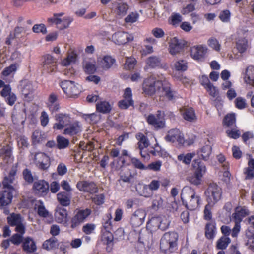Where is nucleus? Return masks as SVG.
<instances>
[{"mask_svg": "<svg viewBox=\"0 0 254 254\" xmlns=\"http://www.w3.org/2000/svg\"><path fill=\"white\" fill-rule=\"evenodd\" d=\"M181 197L183 204L190 210L198 208L201 201L200 196L190 187H184L182 189Z\"/></svg>", "mask_w": 254, "mask_h": 254, "instance_id": "1", "label": "nucleus"}, {"mask_svg": "<svg viewBox=\"0 0 254 254\" xmlns=\"http://www.w3.org/2000/svg\"><path fill=\"white\" fill-rule=\"evenodd\" d=\"M178 235L174 232L164 234L160 241V249L165 253L173 252L177 249Z\"/></svg>", "mask_w": 254, "mask_h": 254, "instance_id": "2", "label": "nucleus"}, {"mask_svg": "<svg viewBox=\"0 0 254 254\" xmlns=\"http://www.w3.org/2000/svg\"><path fill=\"white\" fill-rule=\"evenodd\" d=\"M163 77H158L157 79L154 76H151L146 79L143 84L144 92L149 95H153L158 93L160 94L162 87L164 84Z\"/></svg>", "mask_w": 254, "mask_h": 254, "instance_id": "3", "label": "nucleus"}, {"mask_svg": "<svg viewBox=\"0 0 254 254\" xmlns=\"http://www.w3.org/2000/svg\"><path fill=\"white\" fill-rule=\"evenodd\" d=\"M222 190L216 183H210L205 191L206 200L210 204H215L221 198Z\"/></svg>", "mask_w": 254, "mask_h": 254, "instance_id": "4", "label": "nucleus"}, {"mask_svg": "<svg viewBox=\"0 0 254 254\" xmlns=\"http://www.w3.org/2000/svg\"><path fill=\"white\" fill-rule=\"evenodd\" d=\"M64 92L69 97H75L81 92V86L75 82L70 80H64L60 84Z\"/></svg>", "mask_w": 254, "mask_h": 254, "instance_id": "5", "label": "nucleus"}, {"mask_svg": "<svg viewBox=\"0 0 254 254\" xmlns=\"http://www.w3.org/2000/svg\"><path fill=\"white\" fill-rule=\"evenodd\" d=\"M8 223L11 226H15V231L19 233L24 234L25 226L24 224V219L19 214L12 213L7 218Z\"/></svg>", "mask_w": 254, "mask_h": 254, "instance_id": "6", "label": "nucleus"}, {"mask_svg": "<svg viewBox=\"0 0 254 254\" xmlns=\"http://www.w3.org/2000/svg\"><path fill=\"white\" fill-rule=\"evenodd\" d=\"M147 122L151 125L156 130L162 129L165 127V122L163 114L161 111H158L156 115L150 114L146 118Z\"/></svg>", "mask_w": 254, "mask_h": 254, "instance_id": "7", "label": "nucleus"}, {"mask_svg": "<svg viewBox=\"0 0 254 254\" xmlns=\"http://www.w3.org/2000/svg\"><path fill=\"white\" fill-rule=\"evenodd\" d=\"M90 209L79 210L71 220V227L75 229L78 227L91 214Z\"/></svg>", "mask_w": 254, "mask_h": 254, "instance_id": "8", "label": "nucleus"}, {"mask_svg": "<svg viewBox=\"0 0 254 254\" xmlns=\"http://www.w3.org/2000/svg\"><path fill=\"white\" fill-rule=\"evenodd\" d=\"M186 43L187 42L183 39H179L177 37L172 38L169 43V53L173 56L180 53L183 51Z\"/></svg>", "mask_w": 254, "mask_h": 254, "instance_id": "9", "label": "nucleus"}, {"mask_svg": "<svg viewBox=\"0 0 254 254\" xmlns=\"http://www.w3.org/2000/svg\"><path fill=\"white\" fill-rule=\"evenodd\" d=\"M168 142H177L178 144L183 145L185 143L184 134L179 129L173 128L169 130L165 137Z\"/></svg>", "mask_w": 254, "mask_h": 254, "instance_id": "10", "label": "nucleus"}, {"mask_svg": "<svg viewBox=\"0 0 254 254\" xmlns=\"http://www.w3.org/2000/svg\"><path fill=\"white\" fill-rule=\"evenodd\" d=\"M76 187L80 191L91 194L96 193L98 191V188L96 184L92 181H79L76 184Z\"/></svg>", "mask_w": 254, "mask_h": 254, "instance_id": "11", "label": "nucleus"}, {"mask_svg": "<svg viewBox=\"0 0 254 254\" xmlns=\"http://www.w3.org/2000/svg\"><path fill=\"white\" fill-rule=\"evenodd\" d=\"M146 212L142 209H138L134 212L130 219V224L133 228L138 227L144 222Z\"/></svg>", "mask_w": 254, "mask_h": 254, "instance_id": "12", "label": "nucleus"}, {"mask_svg": "<svg viewBox=\"0 0 254 254\" xmlns=\"http://www.w3.org/2000/svg\"><path fill=\"white\" fill-rule=\"evenodd\" d=\"M55 119L57 122L53 125V127L54 129H63L64 127H67L70 123V117L69 115L67 114H57L55 116Z\"/></svg>", "mask_w": 254, "mask_h": 254, "instance_id": "13", "label": "nucleus"}, {"mask_svg": "<svg viewBox=\"0 0 254 254\" xmlns=\"http://www.w3.org/2000/svg\"><path fill=\"white\" fill-rule=\"evenodd\" d=\"M42 68L43 72L50 73L55 72L57 69L56 59L50 55L45 56Z\"/></svg>", "mask_w": 254, "mask_h": 254, "instance_id": "14", "label": "nucleus"}, {"mask_svg": "<svg viewBox=\"0 0 254 254\" xmlns=\"http://www.w3.org/2000/svg\"><path fill=\"white\" fill-rule=\"evenodd\" d=\"M160 96L165 97L170 101H173L178 97L177 92L172 89L170 84L165 80L164 81Z\"/></svg>", "mask_w": 254, "mask_h": 254, "instance_id": "15", "label": "nucleus"}, {"mask_svg": "<svg viewBox=\"0 0 254 254\" xmlns=\"http://www.w3.org/2000/svg\"><path fill=\"white\" fill-rule=\"evenodd\" d=\"M17 172L16 167L13 166L10 171L8 176H5L2 181L4 189L9 190L16 189L13 185L15 180V175Z\"/></svg>", "mask_w": 254, "mask_h": 254, "instance_id": "16", "label": "nucleus"}, {"mask_svg": "<svg viewBox=\"0 0 254 254\" xmlns=\"http://www.w3.org/2000/svg\"><path fill=\"white\" fill-rule=\"evenodd\" d=\"M113 41L118 45L125 44L133 40L132 35L127 32H118L115 33L112 37Z\"/></svg>", "mask_w": 254, "mask_h": 254, "instance_id": "17", "label": "nucleus"}, {"mask_svg": "<svg viewBox=\"0 0 254 254\" xmlns=\"http://www.w3.org/2000/svg\"><path fill=\"white\" fill-rule=\"evenodd\" d=\"M36 165L42 170L47 169L50 166L49 157L45 153L38 152L35 155Z\"/></svg>", "mask_w": 254, "mask_h": 254, "instance_id": "18", "label": "nucleus"}, {"mask_svg": "<svg viewBox=\"0 0 254 254\" xmlns=\"http://www.w3.org/2000/svg\"><path fill=\"white\" fill-rule=\"evenodd\" d=\"M17 193L16 189L4 190L0 195V203L1 206H6L9 204L14 195Z\"/></svg>", "mask_w": 254, "mask_h": 254, "instance_id": "19", "label": "nucleus"}, {"mask_svg": "<svg viewBox=\"0 0 254 254\" xmlns=\"http://www.w3.org/2000/svg\"><path fill=\"white\" fill-rule=\"evenodd\" d=\"M0 95L5 99L6 102L10 106L13 105L16 100L14 93L11 92V88L9 85H4L0 92Z\"/></svg>", "mask_w": 254, "mask_h": 254, "instance_id": "20", "label": "nucleus"}, {"mask_svg": "<svg viewBox=\"0 0 254 254\" xmlns=\"http://www.w3.org/2000/svg\"><path fill=\"white\" fill-rule=\"evenodd\" d=\"M129 9V6L125 2L120 0L116 1L113 4V10L116 15L119 18L125 16Z\"/></svg>", "mask_w": 254, "mask_h": 254, "instance_id": "21", "label": "nucleus"}, {"mask_svg": "<svg viewBox=\"0 0 254 254\" xmlns=\"http://www.w3.org/2000/svg\"><path fill=\"white\" fill-rule=\"evenodd\" d=\"M33 188L36 193L41 195H44L48 192L49 186L46 181L39 180L34 183Z\"/></svg>", "mask_w": 254, "mask_h": 254, "instance_id": "22", "label": "nucleus"}, {"mask_svg": "<svg viewBox=\"0 0 254 254\" xmlns=\"http://www.w3.org/2000/svg\"><path fill=\"white\" fill-rule=\"evenodd\" d=\"M207 49L206 46L202 45L194 46L191 48V56L195 60H201L204 57L207 53Z\"/></svg>", "mask_w": 254, "mask_h": 254, "instance_id": "23", "label": "nucleus"}, {"mask_svg": "<svg viewBox=\"0 0 254 254\" xmlns=\"http://www.w3.org/2000/svg\"><path fill=\"white\" fill-rule=\"evenodd\" d=\"M82 65L83 70L86 74H91L96 71V61L94 59L91 58L85 59L83 61Z\"/></svg>", "mask_w": 254, "mask_h": 254, "instance_id": "24", "label": "nucleus"}, {"mask_svg": "<svg viewBox=\"0 0 254 254\" xmlns=\"http://www.w3.org/2000/svg\"><path fill=\"white\" fill-rule=\"evenodd\" d=\"M72 20L73 19L70 17H64L62 19H57V18L48 19L49 22L55 24L57 28L60 30L67 28Z\"/></svg>", "mask_w": 254, "mask_h": 254, "instance_id": "25", "label": "nucleus"}, {"mask_svg": "<svg viewBox=\"0 0 254 254\" xmlns=\"http://www.w3.org/2000/svg\"><path fill=\"white\" fill-rule=\"evenodd\" d=\"M243 217L236 211L233 213L231 218V221L234 222L235 226L232 229V237H237L241 229L240 223L242 222Z\"/></svg>", "mask_w": 254, "mask_h": 254, "instance_id": "26", "label": "nucleus"}, {"mask_svg": "<svg viewBox=\"0 0 254 254\" xmlns=\"http://www.w3.org/2000/svg\"><path fill=\"white\" fill-rule=\"evenodd\" d=\"M116 60L110 56H105L98 59L99 65L104 70H108L115 64Z\"/></svg>", "mask_w": 254, "mask_h": 254, "instance_id": "27", "label": "nucleus"}, {"mask_svg": "<svg viewBox=\"0 0 254 254\" xmlns=\"http://www.w3.org/2000/svg\"><path fill=\"white\" fill-rule=\"evenodd\" d=\"M22 249L26 253L31 254L36 251L37 247L33 239L30 237H27L23 240Z\"/></svg>", "mask_w": 254, "mask_h": 254, "instance_id": "28", "label": "nucleus"}, {"mask_svg": "<svg viewBox=\"0 0 254 254\" xmlns=\"http://www.w3.org/2000/svg\"><path fill=\"white\" fill-rule=\"evenodd\" d=\"M21 89L22 95L25 98L31 99L32 97L29 96L34 91V88L31 82L28 80H23L21 82Z\"/></svg>", "mask_w": 254, "mask_h": 254, "instance_id": "29", "label": "nucleus"}, {"mask_svg": "<svg viewBox=\"0 0 254 254\" xmlns=\"http://www.w3.org/2000/svg\"><path fill=\"white\" fill-rule=\"evenodd\" d=\"M11 149L9 146H3L0 149V162L2 164L8 163L11 161Z\"/></svg>", "mask_w": 254, "mask_h": 254, "instance_id": "30", "label": "nucleus"}, {"mask_svg": "<svg viewBox=\"0 0 254 254\" xmlns=\"http://www.w3.org/2000/svg\"><path fill=\"white\" fill-rule=\"evenodd\" d=\"M136 138L138 140V148L140 150V154L142 157H145V155L143 154V150L147 148L149 142L147 137L142 133H138L136 135Z\"/></svg>", "mask_w": 254, "mask_h": 254, "instance_id": "31", "label": "nucleus"}, {"mask_svg": "<svg viewBox=\"0 0 254 254\" xmlns=\"http://www.w3.org/2000/svg\"><path fill=\"white\" fill-rule=\"evenodd\" d=\"M212 153V147L210 145H205L199 148L197 151L198 157L204 161H207Z\"/></svg>", "mask_w": 254, "mask_h": 254, "instance_id": "32", "label": "nucleus"}, {"mask_svg": "<svg viewBox=\"0 0 254 254\" xmlns=\"http://www.w3.org/2000/svg\"><path fill=\"white\" fill-rule=\"evenodd\" d=\"M58 202L63 206H68L70 205L71 202L70 193L65 191L60 192L57 195Z\"/></svg>", "mask_w": 254, "mask_h": 254, "instance_id": "33", "label": "nucleus"}, {"mask_svg": "<svg viewBox=\"0 0 254 254\" xmlns=\"http://www.w3.org/2000/svg\"><path fill=\"white\" fill-rule=\"evenodd\" d=\"M55 216L58 223H62L66 221L67 212L65 209L62 207H57L56 209Z\"/></svg>", "mask_w": 254, "mask_h": 254, "instance_id": "34", "label": "nucleus"}, {"mask_svg": "<svg viewBox=\"0 0 254 254\" xmlns=\"http://www.w3.org/2000/svg\"><path fill=\"white\" fill-rule=\"evenodd\" d=\"M81 131L80 126L78 123L70 124L64 129V133L65 135H74Z\"/></svg>", "mask_w": 254, "mask_h": 254, "instance_id": "35", "label": "nucleus"}, {"mask_svg": "<svg viewBox=\"0 0 254 254\" xmlns=\"http://www.w3.org/2000/svg\"><path fill=\"white\" fill-rule=\"evenodd\" d=\"M244 80L246 83L254 87V66L251 65L246 68Z\"/></svg>", "mask_w": 254, "mask_h": 254, "instance_id": "36", "label": "nucleus"}, {"mask_svg": "<svg viewBox=\"0 0 254 254\" xmlns=\"http://www.w3.org/2000/svg\"><path fill=\"white\" fill-rule=\"evenodd\" d=\"M182 114L184 119L188 121L194 122L196 120L194 111L191 108H184L182 110Z\"/></svg>", "mask_w": 254, "mask_h": 254, "instance_id": "37", "label": "nucleus"}, {"mask_svg": "<svg viewBox=\"0 0 254 254\" xmlns=\"http://www.w3.org/2000/svg\"><path fill=\"white\" fill-rule=\"evenodd\" d=\"M216 230L215 223L211 221L206 223L205 228V235L207 239H212L214 237Z\"/></svg>", "mask_w": 254, "mask_h": 254, "instance_id": "38", "label": "nucleus"}, {"mask_svg": "<svg viewBox=\"0 0 254 254\" xmlns=\"http://www.w3.org/2000/svg\"><path fill=\"white\" fill-rule=\"evenodd\" d=\"M236 46L239 53L245 52L249 47L248 40L246 38H239L236 41Z\"/></svg>", "mask_w": 254, "mask_h": 254, "instance_id": "39", "label": "nucleus"}, {"mask_svg": "<svg viewBox=\"0 0 254 254\" xmlns=\"http://www.w3.org/2000/svg\"><path fill=\"white\" fill-rule=\"evenodd\" d=\"M97 110L102 113H109L112 109V106L109 102L104 101L98 102L96 104Z\"/></svg>", "mask_w": 254, "mask_h": 254, "instance_id": "40", "label": "nucleus"}, {"mask_svg": "<svg viewBox=\"0 0 254 254\" xmlns=\"http://www.w3.org/2000/svg\"><path fill=\"white\" fill-rule=\"evenodd\" d=\"M193 168L195 169L194 173L201 175L203 177V174L206 172V167L199 160H195L192 164Z\"/></svg>", "mask_w": 254, "mask_h": 254, "instance_id": "41", "label": "nucleus"}, {"mask_svg": "<svg viewBox=\"0 0 254 254\" xmlns=\"http://www.w3.org/2000/svg\"><path fill=\"white\" fill-rule=\"evenodd\" d=\"M113 236L112 234L109 232H105L102 236V241L104 244L108 246L107 249L110 251L113 246Z\"/></svg>", "mask_w": 254, "mask_h": 254, "instance_id": "42", "label": "nucleus"}, {"mask_svg": "<svg viewBox=\"0 0 254 254\" xmlns=\"http://www.w3.org/2000/svg\"><path fill=\"white\" fill-rule=\"evenodd\" d=\"M58 240L55 237H52L45 241L43 244V247L47 250H50L57 247Z\"/></svg>", "mask_w": 254, "mask_h": 254, "instance_id": "43", "label": "nucleus"}, {"mask_svg": "<svg viewBox=\"0 0 254 254\" xmlns=\"http://www.w3.org/2000/svg\"><path fill=\"white\" fill-rule=\"evenodd\" d=\"M147 64L152 68L160 67L161 65V60L157 56H151L147 59Z\"/></svg>", "mask_w": 254, "mask_h": 254, "instance_id": "44", "label": "nucleus"}, {"mask_svg": "<svg viewBox=\"0 0 254 254\" xmlns=\"http://www.w3.org/2000/svg\"><path fill=\"white\" fill-rule=\"evenodd\" d=\"M160 217H152L147 224V228L151 230H155L158 228L160 229Z\"/></svg>", "mask_w": 254, "mask_h": 254, "instance_id": "45", "label": "nucleus"}, {"mask_svg": "<svg viewBox=\"0 0 254 254\" xmlns=\"http://www.w3.org/2000/svg\"><path fill=\"white\" fill-rule=\"evenodd\" d=\"M82 117L90 124L97 123L100 119V115L96 113L83 114Z\"/></svg>", "mask_w": 254, "mask_h": 254, "instance_id": "46", "label": "nucleus"}, {"mask_svg": "<svg viewBox=\"0 0 254 254\" xmlns=\"http://www.w3.org/2000/svg\"><path fill=\"white\" fill-rule=\"evenodd\" d=\"M57 147L59 149H63L66 148L69 144L68 139L62 136L57 137Z\"/></svg>", "mask_w": 254, "mask_h": 254, "instance_id": "47", "label": "nucleus"}, {"mask_svg": "<svg viewBox=\"0 0 254 254\" xmlns=\"http://www.w3.org/2000/svg\"><path fill=\"white\" fill-rule=\"evenodd\" d=\"M230 242L231 240L229 238L227 237H222L217 242V248L220 250L225 249Z\"/></svg>", "mask_w": 254, "mask_h": 254, "instance_id": "48", "label": "nucleus"}, {"mask_svg": "<svg viewBox=\"0 0 254 254\" xmlns=\"http://www.w3.org/2000/svg\"><path fill=\"white\" fill-rule=\"evenodd\" d=\"M139 189L140 190H138L137 188V191L141 196H143L145 197H149L153 195V192L146 185L140 186Z\"/></svg>", "mask_w": 254, "mask_h": 254, "instance_id": "49", "label": "nucleus"}, {"mask_svg": "<svg viewBox=\"0 0 254 254\" xmlns=\"http://www.w3.org/2000/svg\"><path fill=\"white\" fill-rule=\"evenodd\" d=\"M174 67L177 71H185L187 69L188 64L185 60H179L175 62Z\"/></svg>", "mask_w": 254, "mask_h": 254, "instance_id": "50", "label": "nucleus"}, {"mask_svg": "<svg viewBox=\"0 0 254 254\" xmlns=\"http://www.w3.org/2000/svg\"><path fill=\"white\" fill-rule=\"evenodd\" d=\"M44 139L42 132L39 130H35L32 133V140L34 144L41 143Z\"/></svg>", "mask_w": 254, "mask_h": 254, "instance_id": "51", "label": "nucleus"}, {"mask_svg": "<svg viewBox=\"0 0 254 254\" xmlns=\"http://www.w3.org/2000/svg\"><path fill=\"white\" fill-rule=\"evenodd\" d=\"M77 57V55L74 52L69 53L67 58L63 61L62 64L64 66L69 65L71 63L76 61Z\"/></svg>", "mask_w": 254, "mask_h": 254, "instance_id": "52", "label": "nucleus"}, {"mask_svg": "<svg viewBox=\"0 0 254 254\" xmlns=\"http://www.w3.org/2000/svg\"><path fill=\"white\" fill-rule=\"evenodd\" d=\"M202 176L201 175H198L195 173L192 175H190L188 177V180L191 184L194 185H199L200 184L201 182Z\"/></svg>", "mask_w": 254, "mask_h": 254, "instance_id": "53", "label": "nucleus"}, {"mask_svg": "<svg viewBox=\"0 0 254 254\" xmlns=\"http://www.w3.org/2000/svg\"><path fill=\"white\" fill-rule=\"evenodd\" d=\"M36 206H37L38 208V214L40 216L43 217H47L49 216L48 211L45 209L43 203L42 201H39L36 204Z\"/></svg>", "mask_w": 254, "mask_h": 254, "instance_id": "54", "label": "nucleus"}, {"mask_svg": "<svg viewBox=\"0 0 254 254\" xmlns=\"http://www.w3.org/2000/svg\"><path fill=\"white\" fill-rule=\"evenodd\" d=\"M21 233H16L12 236L10 241L14 245H18L23 242V237Z\"/></svg>", "mask_w": 254, "mask_h": 254, "instance_id": "55", "label": "nucleus"}, {"mask_svg": "<svg viewBox=\"0 0 254 254\" xmlns=\"http://www.w3.org/2000/svg\"><path fill=\"white\" fill-rule=\"evenodd\" d=\"M136 64V60L134 58L127 57L126 59L124 67L127 70H131L134 68Z\"/></svg>", "mask_w": 254, "mask_h": 254, "instance_id": "56", "label": "nucleus"}, {"mask_svg": "<svg viewBox=\"0 0 254 254\" xmlns=\"http://www.w3.org/2000/svg\"><path fill=\"white\" fill-rule=\"evenodd\" d=\"M23 178L28 183H32L34 181V177L32 175L31 171L26 168L22 172Z\"/></svg>", "mask_w": 254, "mask_h": 254, "instance_id": "57", "label": "nucleus"}, {"mask_svg": "<svg viewBox=\"0 0 254 254\" xmlns=\"http://www.w3.org/2000/svg\"><path fill=\"white\" fill-rule=\"evenodd\" d=\"M235 104L236 107L239 109H244L247 106L246 99L241 97H238L235 99Z\"/></svg>", "mask_w": 254, "mask_h": 254, "instance_id": "58", "label": "nucleus"}, {"mask_svg": "<svg viewBox=\"0 0 254 254\" xmlns=\"http://www.w3.org/2000/svg\"><path fill=\"white\" fill-rule=\"evenodd\" d=\"M139 15L136 12H132L129 13L125 19L126 23H134L136 22L138 18Z\"/></svg>", "mask_w": 254, "mask_h": 254, "instance_id": "59", "label": "nucleus"}, {"mask_svg": "<svg viewBox=\"0 0 254 254\" xmlns=\"http://www.w3.org/2000/svg\"><path fill=\"white\" fill-rule=\"evenodd\" d=\"M231 13L229 10L222 11L219 15L220 19L223 22H228L230 21Z\"/></svg>", "mask_w": 254, "mask_h": 254, "instance_id": "60", "label": "nucleus"}, {"mask_svg": "<svg viewBox=\"0 0 254 254\" xmlns=\"http://www.w3.org/2000/svg\"><path fill=\"white\" fill-rule=\"evenodd\" d=\"M133 104V101L132 100H128L124 99L121 100L119 102V106L121 109H127L129 106L132 105Z\"/></svg>", "mask_w": 254, "mask_h": 254, "instance_id": "61", "label": "nucleus"}, {"mask_svg": "<svg viewBox=\"0 0 254 254\" xmlns=\"http://www.w3.org/2000/svg\"><path fill=\"white\" fill-rule=\"evenodd\" d=\"M214 204H210L209 203L205 206L204 210V217L205 219L210 220L212 217L211 210Z\"/></svg>", "mask_w": 254, "mask_h": 254, "instance_id": "62", "label": "nucleus"}, {"mask_svg": "<svg viewBox=\"0 0 254 254\" xmlns=\"http://www.w3.org/2000/svg\"><path fill=\"white\" fill-rule=\"evenodd\" d=\"M160 217V229L162 230H165L168 228L170 221L166 216Z\"/></svg>", "mask_w": 254, "mask_h": 254, "instance_id": "63", "label": "nucleus"}, {"mask_svg": "<svg viewBox=\"0 0 254 254\" xmlns=\"http://www.w3.org/2000/svg\"><path fill=\"white\" fill-rule=\"evenodd\" d=\"M246 236L248 238L247 242L245 243V245L251 250L254 251V234L249 235L247 233Z\"/></svg>", "mask_w": 254, "mask_h": 254, "instance_id": "64", "label": "nucleus"}]
</instances>
